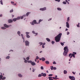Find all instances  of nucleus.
I'll return each mask as SVG.
<instances>
[{
  "instance_id": "f257e3e1",
  "label": "nucleus",
  "mask_w": 80,
  "mask_h": 80,
  "mask_svg": "<svg viewBox=\"0 0 80 80\" xmlns=\"http://www.w3.org/2000/svg\"><path fill=\"white\" fill-rule=\"evenodd\" d=\"M62 35V34L61 33H60L58 35L55 37V40L56 42H60Z\"/></svg>"
},
{
  "instance_id": "f03ea898",
  "label": "nucleus",
  "mask_w": 80,
  "mask_h": 80,
  "mask_svg": "<svg viewBox=\"0 0 80 80\" xmlns=\"http://www.w3.org/2000/svg\"><path fill=\"white\" fill-rule=\"evenodd\" d=\"M64 52L63 53V55L65 57H66L67 56V53L68 52V47L66 46L64 48Z\"/></svg>"
},
{
  "instance_id": "7ed1b4c3",
  "label": "nucleus",
  "mask_w": 80,
  "mask_h": 80,
  "mask_svg": "<svg viewBox=\"0 0 80 80\" xmlns=\"http://www.w3.org/2000/svg\"><path fill=\"white\" fill-rule=\"evenodd\" d=\"M28 63H30L32 66H34L36 65V63L34 62H32V61H28Z\"/></svg>"
},
{
  "instance_id": "20e7f679",
  "label": "nucleus",
  "mask_w": 80,
  "mask_h": 80,
  "mask_svg": "<svg viewBox=\"0 0 80 80\" xmlns=\"http://www.w3.org/2000/svg\"><path fill=\"white\" fill-rule=\"evenodd\" d=\"M77 54V53L75 52H73V53L72 54V55L70 56V58H72V57H73L74 58H75V55H76Z\"/></svg>"
},
{
  "instance_id": "39448f33",
  "label": "nucleus",
  "mask_w": 80,
  "mask_h": 80,
  "mask_svg": "<svg viewBox=\"0 0 80 80\" xmlns=\"http://www.w3.org/2000/svg\"><path fill=\"white\" fill-rule=\"evenodd\" d=\"M37 24V21H36V20H34L32 22L31 25H34L35 24Z\"/></svg>"
},
{
  "instance_id": "423d86ee",
  "label": "nucleus",
  "mask_w": 80,
  "mask_h": 80,
  "mask_svg": "<svg viewBox=\"0 0 80 80\" xmlns=\"http://www.w3.org/2000/svg\"><path fill=\"white\" fill-rule=\"evenodd\" d=\"M30 42L28 41H25V44L26 46H29V44Z\"/></svg>"
},
{
  "instance_id": "0eeeda50",
  "label": "nucleus",
  "mask_w": 80,
  "mask_h": 80,
  "mask_svg": "<svg viewBox=\"0 0 80 80\" xmlns=\"http://www.w3.org/2000/svg\"><path fill=\"white\" fill-rule=\"evenodd\" d=\"M69 78L71 80H75V77L73 76H70L69 77Z\"/></svg>"
},
{
  "instance_id": "6e6552de",
  "label": "nucleus",
  "mask_w": 80,
  "mask_h": 80,
  "mask_svg": "<svg viewBox=\"0 0 80 80\" xmlns=\"http://www.w3.org/2000/svg\"><path fill=\"white\" fill-rule=\"evenodd\" d=\"M4 26L5 27H6V28H8L9 27H12V25H8L6 24H4Z\"/></svg>"
},
{
  "instance_id": "1a4fd4ad",
  "label": "nucleus",
  "mask_w": 80,
  "mask_h": 80,
  "mask_svg": "<svg viewBox=\"0 0 80 80\" xmlns=\"http://www.w3.org/2000/svg\"><path fill=\"white\" fill-rule=\"evenodd\" d=\"M29 33H30V32H26V34L27 38H30V36H29V35H28V34H29Z\"/></svg>"
},
{
  "instance_id": "9d476101",
  "label": "nucleus",
  "mask_w": 80,
  "mask_h": 80,
  "mask_svg": "<svg viewBox=\"0 0 80 80\" xmlns=\"http://www.w3.org/2000/svg\"><path fill=\"white\" fill-rule=\"evenodd\" d=\"M40 10H42V11H44L46 10V7H44L43 8H41L40 9Z\"/></svg>"
},
{
  "instance_id": "9b49d317",
  "label": "nucleus",
  "mask_w": 80,
  "mask_h": 80,
  "mask_svg": "<svg viewBox=\"0 0 80 80\" xmlns=\"http://www.w3.org/2000/svg\"><path fill=\"white\" fill-rule=\"evenodd\" d=\"M66 27L67 28H69L70 27V26H69V23H68V22H66Z\"/></svg>"
},
{
  "instance_id": "f8f14e48",
  "label": "nucleus",
  "mask_w": 80,
  "mask_h": 80,
  "mask_svg": "<svg viewBox=\"0 0 80 80\" xmlns=\"http://www.w3.org/2000/svg\"><path fill=\"white\" fill-rule=\"evenodd\" d=\"M8 22L9 23H12V22H13V20L12 19H9L8 20Z\"/></svg>"
},
{
  "instance_id": "ddd939ff",
  "label": "nucleus",
  "mask_w": 80,
  "mask_h": 80,
  "mask_svg": "<svg viewBox=\"0 0 80 80\" xmlns=\"http://www.w3.org/2000/svg\"><path fill=\"white\" fill-rule=\"evenodd\" d=\"M42 76H43V77H46V74L45 73H41Z\"/></svg>"
},
{
  "instance_id": "4468645a",
  "label": "nucleus",
  "mask_w": 80,
  "mask_h": 80,
  "mask_svg": "<svg viewBox=\"0 0 80 80\" xmlns=\"http://www.w3.org/2000/svg\"><path fill=\"white\" fill-rule=\"evenodd\" d=\"M21 35L22 37V39H23V42H25V38H24V37H23V34H21Z\"/></svg>"
},
{
  "instance_id": "2eb2a0df",
  "label": "nucleus",
  "mask_w": 80,
  "mask_h": 80,
  "mask_svg": "<svg viewBox=\"0 0 80 80\" xmlns=\"http://www.w3.org/2000/svg\"><path fill=\"white\" fill-rule=\"evenodd\" d=\"M48 78H49V80H54V79H52V77H48Z\"/></svg>"
},
{
  "instance_id": "dca6fc26",
  "label": "nucleus",
  "mask_w": 80,
  "mask_h": 80,
  "mask_svg": "<svg viewBox=\"0 0 80 80\" xmlns=\"http://www.w3.org/2000/svg\"><path fill=\"white\" fill-rule=\"evenodd\" d=\"M26 17V15H24L23 16H21V19H23V17Z\"/></svg>"
},
{
  "instance_id": "f3484780",
  "label": "nucleus",
  "mask_w": 80,
  "mask_h": 80,
  "mask_svg": "<svg viewBox=\"0 0 80 80\" xmlns=\"http://www.w3.org/2000/svg\"><path fill=\"white\" fill-rule=\"evenodd\" d=\"M12 20L13 22H16V21H17V18H14Z\"/></svg>"
},
{
  "instance_id": "a211bd4d",
  "label": "nucleus",
  "mask_w": 80,
  "mask_h": 80,
  "mask_svg": "<svg viewBox=\"0 0 80 80\" xmlns=\"http://www.w3.org/2000/svg\"><path fill=\"white\" fill-rule=\"evenodd\" d=\"M64 74H67V71L65 70H64Z\"/></svg>"
},
{
  "instance_id": "6ab92c4d",
  "label": "nucleus",
  "mask_w": 80,
  "mask_h": 80,
  "mask_svg": "<svg viewBox=\"0 0 80 80\" xmlns=\"http://www.w3.org/2000/svg\"><path fill=\"white\" fill-rule=\"evenodd\" d=\"M11 3L13 5H16V4H14V2H11Z\"/></svg>"
},
{
  "instance_id": "aec40b11",
  "label": "nucleus",
  "mask_w": 80,
  "mask_h": 80,
  "mask_svg": "<svg viewBox=\"0 0 80 80\" xmlns=\"http://www.w3.org/2000/svg\"><path fill=\"white\" fill-rule=\"evenodd\" d=\"M45 63L46 64H47L48 65L49 64V61H47L45 62Z\"/></svg>"
},
{
  "instance_id": "412c9836",
  "label": "nucleus",
  "mask_w": 80,
  "mask_h": 80,
  "mask_svg": "<svg viewBox=\"0 0 80 80\" xmlns=\"http://www.w3.org/2000/svg\"><path fill=\"white\" fill-rule=\"evenodd\" d=\"M68 1L70 2V0H66V2L68 4H69V2Z\"/></svg>"
},
{
  "instance_id": "4be33fe9",
  "label": "nucleus",
  "mask_w": 80,
  "mask_h": 80,
  "mask_svg": "<svg viewBox=\"0 0 80 80\" xmlns=\"http://www.w3.org/2000/svg\"><path fill=\"white\" fill-rule=\"evenodd\" d=\"M32 33H34V34H35V35H38V33H35V31H32Z\"/></svg>"
},
{
  "instance_id": "5701e85b",
  "label": "nucleus",
  "mask_w": 80,
  "mask_h": 80,
  "mask_svg": "<svg viewBox=\"0 0 80 80\" xmlns=\"http://www.w3.org/2000/svg\"><path fill=\"white\" fill-rule=\"evenodd\" d=\"M18 34L19 35V36H20V32L18 31L17 32Z\"/></svg>"
},
{
  "instance_id": "b1692460",
  "label": "nucleus",
  "mask_w": 80,
  "mask_h": 80,
  "mask_svg": "<svg viewBox=\"0 0 80 80\" xmlns=\"http://www.w3.org/2000/svg\"><path fill=\"white\" fill-rule=\"evenodd\" d=\"M42 61H45V58H42Z\"/></svg>"
},
{
  "instance_id": "393cba45",
  "label": "nucleus",
  "mask_w": 80,
  "mask_h": 80,
  "mask_svg": "<svg viewBox=\"0 0 80 80\" xmlns=\"http://www.w3.org/2000/svg\"><path fill=\"white\" fill-rule=\"evenodd\" d=\"M18 76L19 77H22V75H21V74H18Z\"/></svg>"
},
{
  "instance_id": "a878e982",
  "label": "nucleus",
  "mask_w": 80,
  "mask_h": 80,
  "mask_svg": "<svg viewBox=\"0 0 80 80\" xmlns=\"http://www.w3.org/2000/svg\"><path fill=\"white\" fill-rule=\"evenodd\" d=\"M42 21H43V20L40 19L39 20V22H38L39 23H40V22H42Z\"/></svg>"
},
{
  "instance_id": "bb28decb",
  "label": "nucleus",
  "mask_w": 80,
  "mask_h": 80,
  "mask_svg": "<svg viewBox=\"0 0 80 80\" xmlns=\"http://www.w3.org/2000/svg\"><path fill=\"white\" fill-rule=\"evenodd\" d=\"M46 40L48 42H50V40L48 38H46Z\"/></svg>"
},
{
  "instance_id": "cd10ccee",
  "label": "nucleus",
  "mask_w": 80,
  "mask_h": 80,
  "mask_svg": "<svg viewBox=\"0 0 80 80\" xmlns=\"http://www.w3.org/2000/svg\"><path fill=\"white\" fill-rule=\"evenodd\" d=\"M17 20H20V17H18L17 18H16Z\"/></svg>"
},
{
  "instance_id": "c85d7f7f",
  "label": "nucleus",
  "mask_w": 80,
  "mask_h": 80,
  "mask_svg": "<svg viewBox=\"0 0 80 80\" xmlns=\"http://www.w3.org/2000/svg\"><path fill=\"white\" fill-rule=\"evenodd\" d=\"M50 68L52 70L53 69V66H51L50 67Z\"/></svg>"
},
{
  "instance_id": "c756f323",
  "label": "nucleus",
  "mask_w": 80,
  "mask_h": 80,
  "mask_svg": "<svg viewBox=\"0 0 80 80\" xmlns=\"http://www.w3.org/2000/svg\"><path fill=\"white\" fill-rule=\"evenodd\" d=\"M2 78H3V76L0 75V79H2Z\"/></svg>"
},
{
  "instance_id": "7c9ffc66",
  "label": "nucleus",
  "mask_w": 80,
  "mask_h": 80,
  "mask_svg": "<svg viewBox=\"0 0 80 80\" xmlns=\"http://www.w3.org/2000/svg\"><path fill=\"white\" fill-rule=\"evenodd\" d=\"M70 20V17H68V19L67 20V22H69Z\"/></svg>"
},
{
  "instance_id": "2f4dec72",
  "label": "nucleus",
  "mask_w": 80,
  "mask_h": 80,
  "mask_svg": "<svg viewBox=\"0 0 80 80\" xmlns=\"http://www.w3.org/2000/svg\"><path fill=\"white\" fill-rule=\"evenodd\" d=\"M30 14V12H28L26 13V16H28V15Z\"/></svg>"
},
{
  "instance_id": "473e14b6",
  "label": "nucleus",
  "mask_w": 80,
  "mask_h": 80,
  "mask_svg": "<svg viewBox=\"0 0 80 80\" xmlns=\"http://www.w3.org/2000/svg\"><path fill=\"white\" fill-rule=\"evenodd\" d=\"M36 60H38L39 59V57H38V56H37L36 58Z\"/></svg>"
},
{
  "instance_id": "72a5a7b5",
  "label": "nucleus",
  "mask_w": 80,
  "mask_h": 80,
  "mask_svg": "<svg viewBox=\"0 0 80 80\" xmlns=\"http://www.w3.org/2000/svg\"><path fill=\"white\" fill-rule=\"evenodd\" d=\"M79 25H80V23H78V24L77 25V27H80V26H79Z\"/></svg>"
},
{
  "instance_id": "f704fd0d",
  "label": "nucleus",
  "mask_w": 80,
  "mask_h": 80,
  "mask_svg": "<svg viewBox=\"0 0 80 80\" xmlns=\"http://www.w3.org/2000/svg\"><path fill=\"white\" fill-rule=\"evenodd\" d=\"M0 3H1V5H3V2L2 1V0H1L0 1Z\"/></svg>"
},
{
  "instance_id": "c9c22d12",
  "label": "nucleus",
  "mask_w": 80,
  "mask_h": 80,
  "mask_svg": "<svg viewBox=\"0 0 80 80\" xmlns=\"http://www.w3.org/2000/svg\"><path fill=\"white\" fill-rule=\"evenodd\" d=\"M72 54L71 53H70V54H69L68 56H69V57H71V56H72Z\"/></svg>"
},
{
  "instance_id": "e433bc0d",
  "label": "nucleus",
  "mask_w": 80,
  "mask_h": 80,
  "mask_svg": "<svg viewBox=\"0 0 80 80\" xmlns=\"http://www.w3.org/2000/svg\"><path fill=\"white\" fill-rule=\"evenodd\" d=\"M13 12V9H12L11 10H10V13H12V12Z\"/></svg>"
},
{
  "instance_id": "4c0bfd02",
  "label": "nucleus",
  "mask_w": 80,
  "mask_h": 80,
  "mask_svg": "<svg viewBox=\"0 0 80 80\" xmlns=\"http://www.w3.org/2000/svg\"><path fill=\"white\" fill-rule=\"evenodd\" d=\"M57 9H58V10H62V9H61L60 8H58Z\"/></svg>"
},
{
  "instance_id": "58836bf2",
  "label": "nucleus",
  "mask_w": 80,
  "mask_h": 80,
  "mask_svg": "<svg viewBox=\"0 0 80 80\" xmlns=\"http://www.w3.org/2000/svg\"><path fill=\"white\" fill-rule=\"evenodd\" d=\"M48 76L49 77H52V76H53V74H49Z\"/></svg>"
},
{
  "instance_id": "ea45409f",
  "label": "nucleus",
  "mask_w": 80,
  "mask_h": 80,
  "mask_svg": "<svg viewBox=\"0 0 80 80\" xmlns=\"http://www.w3.org/2000/svg\"><path fill=\"white\" fill-rule=\"evenodd\" d=\"M42 74H39V75L38 76V77H42Z\"/></svg>"
},
{
  "instance_id": "a19ab883",
  "label": "nucleus",
  "mask_w": 80,
  "mask_h": 80,
  "mask_svg": "<svg viewBox=\"0 0 80 80\" xmlns=\"http://www.w3.org/2000/svg\"><path fill=\"white\" fill-rule=\"evenodd\" d=\"M61 44L62 46H63V45H64V44L63 42H61Z\"/></svg>"
},
{
  "instance_id": "79ce46f5",
  "label": "nucleus",
  "mask_w": 80,
  "mask_h": 80,
  "mask_svg": "<svg viewBox=\"0 0 80 80\" xmlns=\"http://www.w3.org/2000/svg\"><path fill=\"white\" fill-rule=\"evenodd\" d=\"M10 58V56H7L6 58V59H9Z\"/></svg>"
},
{
  "instance_id": "37998d69",
  "label": "nucleus",
  "mask_w": 80,
  "mask_h": 80,
  "mask_svg": "<svg viewBox=\"0 0 80 80\" xmlns=\"http://www.w3.org/2000/svg\"><path fill=\"white\" fill-rule=\"evenodd\" d=\"M41 70H43L44 68H43V66H41Z\"/></svg>"
},
{
  "instance_id": "c03bdc74",
  "label": "nucleus",
  "mask_w": 80,
  "mask_h": 80,
  "mask_svg": "<svg viewBox=\"0 0 80 80\" xmlns=\"http://www.w3.org/2000/svg\"><path fill=\"white\" fill-rule=\"evenodd\" d=\"M56 2H60V0H55Z\"/></svg>"
},
{
  "instance_id": "a18cd8bd",
  "label": "nucleus",
  "mask_w": 80,
  "mask_h": 80,
  "mask_svg": "<svg viewBox=\"0 0 80 80\" xmlns=\"http://www.w3.org/2000/svg\"><path fill=\"white\" fill-rule=\"evenodd\" d=\"M26 59H27V60H29V59H30V58L29 57H27V58H26Z\"/></svg>"
},
{
  "instance_id": "49530a36",
  "label": "nucleus",
  "mask_w": 80,
  "mask_h": 80,
  "mask_svg": "<svg viewBox=\"0 0 80 80\" xmlns=\"http://www.w3.org/2000/svg\"><path fill=\"white\" fill-rule=\"evenodd\" d=\"M62 3H63V4H67V2H65L64 1V2H63Z\"/></svg>"
},
{
  "instance_id": "de8ad7c7",
  "label": "nucleus",
  "mask_w": 80,
  "mask_h": 80,
  "mask_svg": "<svg viewBox=\"0 0 80 80\" xmlns=\"http://www.w3.org/2000/svg\"><path fill=\"white\" fill-rule=\"evenodd\" d=\"M5 28L4 27H1V29H3V30H5Z\"/></svg>"
},
{
  "instance_id": "09e8293b",
  "label": "nucleus",
  "mask_w": 80,
  "mask_h": 80,
  "mask_svg": "<svg viewBox=\"0 0 80 80\" xmlns=\"http://www.w3.org/2000/svg\"><path fill=\"white\" fill-rule=\"evenodd\" d=\"M39 44H40V46H41V45H43V43H42V42H40L39 43Z\"/></svg>"
},
{
  "instance_id": "8fccbe9b",
  "label": "nucleus",
  "mask_w": 80,
  "mask_h": 80,
  "mask_svg": "<svg viewBox=\"0 0 80 80\" xmlns=\"http://www.w3.org/2000/svg\"><path fill=\"white\" fill-rule=\"evenodd\" d=\"M52 44L53 45V44H54V43H55V42H54V41H52Z\"/></svg>"
},
{
  "instance_id": "3c124183",
  "label": "nucleus",
  "mask_w": 80,
  "mask_h": 80,
  "mask_svg": "<svg viewBox=\"0 0 80 80\" xmlns=\"http://www.w3.org/2000/svg\"><path fill=\"white\" fill-rule=\"evenodd\" d=\"M5 78H5V77H3L2 79V80H5Z\"/></svg>"
},
{
  "instance_id": "603ef678",
  "label": "nucleus",
  "mask_w": 80,
  "mask_h": 80,
  "mask_svg": "<svg viewBox=\"0 0 80 80\" xmlns=\"http://www.w3.org/2000/svg\"><path fill=\"white\" fill-rule=\"evenodd\" d=\"M53 70H56L57 69V68H56L55 67H54L53 68Z\"/></svg>"
},
{
  "instance_id": "864d4df0",
  "label": "nucleus",
  "mask_w": 80,
  "mask_h": 80,
  "mask_svg": "<svg viewBox=\"0 0 80 80\" xmlns=\"http://www.w3.org/2000/svg\"><path fill=\"white\" fill-rule=\"evenodd\" d=\"M54 80H58V78H54Z\"/></svg>"
},
{
  "instance_id": "5fc2aeb1",
  "label": "nucleus",
  "mask_w": 80,
  "mask_h": 80,
  "mask_svg": "<svg viewBox=\"0 0 80 80\" xmlns=\"http://www.w3.org/2000/svg\"><path fill=\"white\" fill-rule=\"evenodd\" d=\"M24 62L25 63H27V60H25Z\"/></svg>"
},
{
  "instance_id": "6e6d98bb",
  "label": "nucleus",
  "mask_w": 80,
  "mask_h": 80,
  "mask_svg": "<svg viewBox=\"0 0 80 80\" xmlns=\"http://www.w3.org/2000/svg\"><path fill=\"white\" fill-rule=\"evenodd\" d=\"M53 64H57V63H56V62H55V61H54V62H53Z\"/></svg>"
},
{
  "instance_id": "4d7b16f0",
  "label": "nucleus",
  "mask_w": 80,
  "mask_h": 80,
  "mask_svg": "<svg viewBox=\"0 0 80 80\" xmlns=\"http://www.w3.org/2000/svg\"><path fill=\"white\" fill-rule=\"evenodd\" d=\"M42 48H45V47L43 45H42Z\"/></svg>"
},
{
  "instance_id": "13d9d810",
  "label": "nucleus",
  "mask_w": 80,
  "mask_h": 80,
  "mask_svg": "<svg viewBox=\"0 0 80 80\" xmlns=\"http://www.w3.org/2000/svg\"><path fill=\"white\" fill-rule=\"evenodd\" d=\"M69 34H70V32H67V35H69Z\"/></svg>"
},
{
  "instance_id": "bf43d9fd",
  "label": "nucleus",
  "mask_w": 80,
  "mask_h": 80,
  "mask_svg": "<svg viewBox=\"0 0 80 80\" xmlns=\"http://www.w3.org/2000/svg\"><path fill=\"white\" fill-rule=\"evenodd\" d=\"M32 71V72H35V69H33Z\"/></svg>"
},
{
  "instance_id": "052dcab7",
  "label": "nucleus",
  "mask_w": 80,
  "mask_h": 80,
  "mask_svg": "<svg viewBox=\"0 0 80 80\" xmlns=\"http://www.w3.org/2000/svg\"><path fill=\"white\" fill-rule=\"evenodd\" d=\"M52 20V18H50L48 20V21H50V20Z\"/></svg>"
},
{
  "instance_id": "680f3d73",
  "label": "nucleus",
  "mask_w": 80,
  "mask_h": 80,
  "mask_svg": "<svg viewBox=\"0 0 80 80\" xmlns=\"http://www.w3.org/2000/svg\"><path fill=\"white\" fill-rule=\"evenodd\" d=\"M72 73H73V74H74V75H75V72H72Z\"/></svg>"
},
{
  "instance_id": "e2e57ef3",
  "label": "nucleus",
  "mask_w": 80,
  "mask_h": 80,
  "mask_svg": "<svg viewBox=\"0 0 80 80\" xmlns=\"http://www.w3.org/2000/svg\"><path fill=\"white\" fill-rule=\"evenodd\" d=\"M42 45H45V43H44L43 44H42Z\"/></svg>"
},
{
  "instance_id": "0e129e2a",
  "label": "nucleus",
  "mask_w": 80,
  "mask_h": 80,
  "mask_svg": "<svg viewBox=\"0 0 80 80\" xmlns=\"http://www.w3.org/2000/svg\"><path fill=\"white\" fill-rule=\"evenodd\" d=\"M2 17V14H1L0 15V17Z\"/></svg>"
},
{
  "instance_id": "69168bd1",
  "label": "nucleus",
  "mask_w": 80,
  "mask_h": 80,
  "mask_svg": "<svg viewBox=\"0 0 80 80\" xmlns=\"http://www.w3.org/2000/svg\"><path fill=\"white\" fill-rule=\"evenodd\" d=\"M35 61L36 62H37V59H35Z\"/></svg>"
},
{
  "instance_id": "338daca9",
  "label": "nucleus",
  "mask_w": 80,
  "mask_h": 80,
  "mask_svg": "<svg viewBox=\"0 0 80 80\" xmlns=\"http://www.w3.org/2000/svg\"><path fill=\"white\" fill-rule=\"evenodd\" d=\"M55 78H57V76L56 75V76H55Z\"/></svg>"
},
{
  "instance_id": "774afa93",
  "label": "nucleus",
  "mask_w": 80,
  "mask_h": 80,
  "mask_svg": "<svg viewBox=\"0 0 80 80\" xmlns=\"http://www.w3.org/2000/svg\"><path fill=\"white\" fill-rule=\"evenodd\" d=\"M67 30H68V29L67 28H66V31H67Z\"/></svg>"
}]
</instances>
